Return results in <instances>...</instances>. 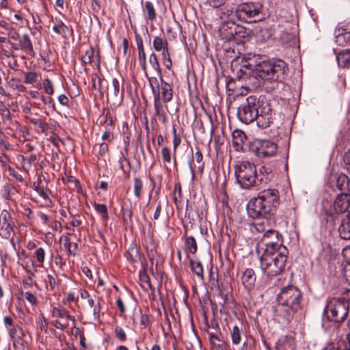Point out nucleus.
<instances>
[{"instance_id": "42", "label": "nucleus", "mask_w": 350, "mask_h": 350, "mask_svg": "<svg viewBox=\"0 0 350 350\" xmlns=\"http://www.w3.org/2000/svg\"><path fill=\"white\" fill-rule=\"evenodd\" d=\"M185 243L191 253L195 254L198 248L197 243L193 237L187 238Z\"/></svg>"}, {"instance_id": "29", "label": "nucleus", "mask_w": 350, "mask_h": 350, "mask_svg": "<svg viewBox=\"0 0 350 350\" xmlns=\"http://www.w3.org/2000/svg\"><path fill=\"white\" fill-rule=\"evenodd\" d=\"M8 84L12 89L20 92H24L26 90L25 86L22 83L21 79L18 78H12L9 81Z\"/></svg>"}, {"instance_id": "51", "label": "nucleus", "mask_w": 350, "mask_h": 350, "mask_svg": "<svg viewBox=\"0 0 350 350\" xmlns=\"http://www.w3.org/2000/svg\"><path fill=\"white\" fill-rule=\"evenodd\" d=\"M64 245L65 247L68 248V252L70 254H75V252L78 247L77 243L68 241Z\"/></svg>"}, {"instance_id": "2", "label": "nucleus", "mask_w": 350, "mask_h": 350, "mask_svg": "<svg viewBox=\"0 0 350 350\" xmlns=\"http://www.w3.org/2000/svg\"><path fill=\"white\" fill-rule=\"evenodd\" d=\"M252 72L250 76L260 78L265 83L282 82L286 73L287 66L284 61L280 59L262 60L250 64Z\"/></svg>"}, {"instance_id": "52", "label": "nucleus", "mask_w": 350, "mask_h": 350, "mask_svg": "<svg viewBox=\"0 0 350 350\" xmlns=\"http://www.w3.org/2000/svg\"><path fill=\"white\" fill-rule=\"evenodd\" d=\"M36 258L38 262L43 263L44 260L45 252L42 247H39L36 251Z\"/></svg>"}, {"instance_id": "19", "label": "nucleus", "mask_w": 350, "mask_h": 350, "mask_svg": "<svg viewBox=\"0 0 350 350\" xmlns=\"http://www.w3.org/2000/svg\"><path fill=\"white\" fill-rule=\"evenodd\" d=\"M232 143L234 148L237 151L242 150L243 144L247 139L245 133L240 130H235L232 133Z\"/></svg>"}, {"instance_id": "58", "label": "nucleus", "mask_w": 350, "mask_h": 350, "mask_svg": "<svg viewBox=\"0 0 350 350\" xmlns=\"http://www.w3.org/2000/svg\"><path fill=\"white\" fill-rule=\"evenodd\" d=\"M342 301H347L349 304L350 301V289H345L342 294V297L339 298Z\"/></svg>"}, {"instance_id": "25", "label": "nucleus", "mask_w": 350, "mask_h": 350, "mask_svg": "<svg viewBox=\"0 0 350 350\" xmlns=\"http://www.w3.org/2000/svg\"><path fill=\"white\" fill-rule=\"evenodd\" d=\"M336 59L340 67L347 68L350 66V49L340 51Z\"/></svg>"}, {"instance_id": "37", "label": "nucleus", "mask_w": 350, "mask_h": 350, "mask_svg": "<svg viewBox=\"0 0 350 350\" xmlns=\"http://www.w3.org/2000/svg\"><path fill=\"white\" fill-rule=\"evenodd\" d=\"M39 74L36 72L30 71L25 73V83L27 84H33L38 81Z\"/></svg>"}, {"instance_id": "4", "label": "nucleus", "mask_w": 350, "mask_h": 350, "mask_svg": "<svg viewBox=\"0 0 350 350\" xmlns=\"http://www.w3.org/2000/svg\"><path fill=\"white\" fill-rule=\"evenodd\" d=\"M279 204V192L276 189H267L259 192L256 198L250 200L247 206L250 217L255 219L266 217Z\"/></svg>"}, {"instance_id": "14", "label": "nucleus", "mask_w": 350, "mask_h": 350, "mask_svg": "<svg viewBox=\"0 0 350 350\" xmlns=\"http://www.w3.org/2000/svg\"><path fill=\"white\" fill-rule=\"evenodd\" d=\"M261 244L264 245L262 250L267 249V246L269 245H272L274 249L278 250L279 248V245L282 247H285L281 241V239L279 237V233L278 231L274 230H268L263 235L261 239Z\"/></svg>"}, {"instance_id": "34", "label": "nucleus", "mask_w": 350, "mask_h": 350, "mask_svg": "<svg viewBox=\"0 0 350 350\" xmlns=\"http://www.w3.org/2000/svg\"><path fill=\"white\" fill-rule=\"evenodd\" d=\"M133 187L134 195L137 198H140L143 189V183L139 178L135 177L134 178Z\"/></svg>"}, {"instance_id": "8", "label": "nucleus", "mask_w": 350, "mask_h": 350, "mask_svg": "<svg viewBox=\"0 0 350 350\" xmlns=\"http://www.w3.org/2000/svg\"><path fill=\"white\" fill-rule=\"evenodd\" d=\"M262 5L259 2H247L239 5L237 14L247 23L256 22L260 20Z\"/></svg>"}, {"instance_id": "22", "label": "nucleus", "mask_w": 350, "mask_h": 350, "mask_svg": "<svg viewBox=\"0 0 350 350\" xmlns=\"http://www.w3.org/2000/svg\"><path fill=\"white\" fill-rule=\"evenodd\" d=\"M275 349L276 350H294V340L291 337H282L276 342Z\"/></svg>"}, {"instance_id": "13", "label": "nucleus", "mask_w": 350, "mask_h": 350, "mask_svg": "<svg viewBox=\"0 0 350 350\" xmlns=\"http://www.w3.org/2000/svg\"><path fill=\"white\" fill-rule=\"evenodd\" d=\"M18 40L19 41L18 43L10 42L14 50H21L31 57L35 56L33 44L27 33H24Z\"/></svg>"}, {"instance_id": "36", "label": "nucleus", "mask_w": 350, "mask_h": 350, "mask_svg": "<svg viewBox=\"0 0 350 350\" xmlns=\"http://www.w3.org/2000/svg\"><path fill=\"white\" fill-rule=\"evenodd\" d=\"M53 30L55 33L62 35L63 37H66L69 31V29L62 22H60L59 24L53 27Z\"/></svg>"}, {"instance_id": "17", "label": "nucleus", "mask_w": 350, "mask_h": 350, "mask_svg": "<svg viewBox=\"0 0 350 350\" xmlns=\"http://www.w3.org/2000/svg\"><path fill=\"white\" fill-rule=\"evenodd\" d=\"M336 43L339 46H345L350 44V31L347 29L338 26L335 29Z\"/></svg>"}, {"instance_id": "16", "label": "nucleus", "mask_w": 350, "mask_h": 350, "mask_svg": "<svg viewBox=\"0 0 350 350\" xmlns=\"http://www.w3.org/2000/svg\"><path fill=\"white\" fill-rule=\"evenodd\" d=\"M154 107L155 109V114L158 116L159 120L163 124H165L167 118L165 109H167V107L164 106L162 104L160 93L155 94V96H154Z\"/></svg>"}, {"instance_id": "3", "label": "nucleus", "mask_w": 350, "mask_h": 350, "mask_svg": "<svg viewBox=\"0 0 350 350\" xmlns=\"http://www.w3.org/2000/svg\"><path fill=\"white\" fill-rule=\"evenodd\" d=\"M288 251L286 247L279 245L275 250L272 245L264 249L260 257V268L267 278L279 275L284 269Z\"/></svg>"}, {"instance_id": "41", "label": "nucleus", "mask_w": 350, "mask_h": 350, "mask_svg": "<svg viewBox=\"0 0 350 350\" xmlns=\"http://www.w3.org/2000/svg\"><path fill=\"white\" fill-rule=\"evenodd\" d=\"M232 341L234 344L238 345L241 342V331L238 326L233 327L231 332Z\"/></svg>"}, {"instance_id": "9", "label": "nucleus", "mask_w": 350, "mask_h": 350, "mask_svg": "<svg viewBox=\"0 0 350 350\" xmlns=\"http://www.w3.org/2000/svg\"><path fill=\"white\" fill-rule=\"evenodd\" d=\"M249 148L259 158L273 157L278 151L277 144L269 139H256L250 144Z\"/></svg>"}, {"instance_id": "35", "label": "nucleus", "mask_w": 350, "mask_h": 350, "mask_svg": "<svg viewBox=\"0 0 350 350\" xmlns=\"http://www.w3.org/2000/svg\"><path fill=\"white\" fill-rule=\"evenodd\" d=\"M94 207L95 210L101 215L103 220H107L109 217L107 208L105 204H94Z\"/></svg>"}, {"instance_id": "54", "label": "nucleus", "mask_w": 350, "mask_h": 350, "mask_svg": "<svg viewBox=\"0 0 350 350\" xmlns=\"http://www.w3.org/2000/svg\"><path fill=\"white\" fill-rule=\"evenodd\" d=\"M8 36L10 38L14 40H18L21 37L19 33L13 27V29H9V32H8Z\"/></svg>"}, {"instance_id": "26", "label": "nucleus", "mask_w": 350, "mask_h": 350, "mask_svg": "<svg viewBox=\"0 0 350 350\" xmlns=\"http://www.w3.org/2000/svg\"><path fill=\"white\" fill-rule=\"evenodd\" d=\"M220 31L221 34L226 33V38H230L237 33V26L234 23L226 22L221 26Z\"/></svg>"}, {"instance_id": "43", "label": "nucleus", "mask_w": 350, "mask_h": 350, "mask_svg": "<svg viewBox=\"0 0 350 350\" xmlns=\"http://www.w3.org/2000/svg\"><path fill=\"white\" fill-rule=\"evenodd\" d=\"M147 78L148 79L150 85L152 92L154 94V96H155V94L159 93V83L158 79L154 77H149L148 76Z\"/></svg>"}, {"instance_id": "45", "label": "nucleus", "mask_w": 350, "mask_h": 350, "mask_svg": "<svg viewBox=\"0 0 350 350\" xmlns=\"http://www.w3.org/2000/svg\"><path fill=\"white\" fill-rule=\"evenodd\" d=\"M37 159V157L34 154H31L29 158L26 159L25 157L22 156V163L23 167L25 170L27 171V165L28 167H30L31 163L35 162Z\"/></svg>"}, {"instance_id": "11", "label": "nucleus", "mask_w": 350, "mask_h": 350, "mask_svg": "<svg viewBox=\"0 0 350 350\" xmlns=\"http://www.w3.org/2000/svg\"><path fill=\"white\" fill-rule=\"evenodd\" d=\"M14 222L10 213L3 210L0 214V235L4 239H8L14 230Z\"/></svg>"}, {"instance_id": "59", "label": "nucleus", "mask_w": 350, "mask_h": 350, "mask_svg": "<svg viewBox=\"0 0 350 350\" xmlns=\"http://www.w3.org/2000/svg\"><path fill=\"white\" fill-rule=\"evenodd\" d=\"M180 138L176 135V131L174 129V139H173V146L174 150H176V148L180 144Z\"/></svg>"}, {"instance_id": "18", "label": "nucleus", "mask_w": 350, "mask_h": 350, "mask_svg": "<svg viewBox=\"0 0 350 350\" xmlns=\"http://www.w3.org/2000/svg\"><path fill=\"white\" fill-rule=\"evenodd\" d=\"M340 237L342 239L350 240V213L349 212L342 219L341 224L338 228Z\"/></svg>"}, {"instance_id": "7", "label": "nucleus", "mask_w": 350, "mask_h": 350, "mask_svg": "<svg viewBox=\"0 0 350 350\" xmlns=\"http://www.w3.org/2000/svg\"><path fill=\"white\" fill-rule=\"evenodd\" d=\"M349 305L340 299L331 298L327 300L325 312L329 321L342 322L347 317Z\"/></svg>"}, {"instance_id": "57", "label": "nucleus", "mask_w": 350, "mask_h": 350, "mask_svg": "<svg viewBox=\"0 0 350 350\" xmlns=\"http://www.w3.org/2000/svg\"><path fill=\"white\" fill-rule=\"evenodd\" d=\"M104 124L105 125L106 128L108 126H110L111 127L113 126V120L111 116H110L109 111L105 114V120L104 121Z\"/></svg>"}, {"instance_id": "63", "label": "nucleus", "mask_w": 350, "mask_h": 350, "mask_svg": "<svg viewBox=\"0 0 350 350\" xmlns=\"http://www.w3.org/2000/svg\"><path fill=\"white\" fill-rule=\"evenodd\" d=\"M111 133L109 129H106V131L102 135V139L111 142L112 140Z\"/></svg>"}, {"instance_id": "1", "label": "nucleus", "mask_w": 350, "mask_h": 350, "mask_svg": "<svg viewBox=\"0 0 350 350\" xmlns=\"http://www.w3.org/2000/svg\"><path fill=\"white\" fill-rule=\"evenodd\" d=\"M301 292L296 286L288 285L282 288L277 296L278 304L273 307L275 317L283 323L291 322L301 309Z\"/></svg>"}, {"instance_id": "30", "label": "nucleus", "mask_w": 350, "mask_h": 350, "mask_svg": "<svg viewBox=\"0 0 350 350\" xmlns=\"http://www.w3.org/2000/svg\"><path fill=\"white\" fill-rule=\"evenodd\" d=\"M149 63L157 75L161 77V68L157 55L154 53H152L149 56Z\"/></svg>"}, {"instance_id": "20", "label": "nucleus", "mask_w": 350, "mask_h": 350, "mask_svg": "<svg viewBox=\"0 0 350 350\" xmlns=\"http://www.w3.org/2000/svg\"><path fill=\"white\" fill-rule=\"evenodd\" d=\"M256 281L254 271L252 269H247L242 274L241 282L243 285L247 290L252 289Z\"/></svg>"}, {"instance_id": "6", "label": "nucleus", "mask_w": 350, "mask_h": 350, "mask_svg": "<svg viewBox=\"0 0 350 350\" xmlns=\"http://www.w3.org/2000/svg\"><path fill=\"white\" fill-rule=\"evenodd\" d=\"M260 106L259 99L256 96H250L239 107L238 118L246 124L254 122L258 118Z\"/></svg>"}, {"instance_id": "15", "label": "nucleus", "mask_w": 350, "mask_h": 350, "mask_svg": "<svg viewBox=\"0 0 350 350\" xmlns=\"http://www.w3.org/2000/svg\"><path fill=\"white\" fill-rule=\"evenodd\" d=\"M350 206V193H341L334 202V210L336 213H345Z\"/></svg>"}, {"instance_id": "24", "label": "nucleus", "mask_w": 350, "mask_h": 350, "mask_svg": "<svg viewBox=\"0 0 350 350\" xmlns=\"http://www.w3.org/2000/svg\"><path fill=\"white\" fill-rule=\"evenodd\" d=\"M336 187L342 193H348L350 191V180L344 174L338 175L336 179Z\"/></svg>"}, {"instance_id": "12", "label": "nucleus", "mask_w": 350, "mask_h": 350, "mask_svg": "<svg viewBox=\"0 0 350 350\" xmlns=\"http://www.w3.org/2000/svg\"><path fill=\"white\" fill-rule=\"evenodd\" d=\"M258 118L255 119L258 127L262 129L267 128L273 122L272 109L270 104L266 103L260 106Z\"/></svg>"}, {"instance_id": "28", "label": "nucleus", "mask_w": 350, "mask_h": 350, "mask_svg": "<svg viewBox=\"0 0 350 350\" xmlns=\"http://www.w3.org/2000/svg\"><path fill=\"white\" fill-rule=\"evenodd\" d=\"M190 265L191 271L193 273H194L196 275H198L200 278L203 279L204 278V271L202 265L200 262L195 261L193 260H190Z\"/></svg>"}, {"instance_id": "48", "label": "nucleus", "mask_w": 350, "mask_h": 350, "mask_svg": "<svg viewBox=\"0 0 350 350\" xmlns=\"http://www.w3.org/2000/svg\"><path fill=\"white\" fill-rule=\"evenodd\" d=\"M67 310L64 308L54 307L52 310V315L55 317L64 318L66 315Z\"/></svg>"}, {"instance_id": "5", "label": "nucleus", "mask_w": 350, "mask_h": 350, "mask_svg": "<svg viewBox=\"0 0 350 350\" xmlns=\"http://www.w3.org/2000/svg\"><path fill=\"white\" fill-rule=\"evenodd\" d=\"M265 167L260 168V174H257L255 165L249 161H242L235 166L234 174L237 183L243 189H247L261 183L263 180V172Z\"/></svg>"}, {"instance_id": "61", "label": "nucleus", "mask_w": 350, "mask_h": 350, "mask_svg": "<svg viewBox=\"0 0 350 350\" xmlns=\"http://www.w3.org/2000/svg\"><path fill=\"white\" fill-rule=\"evenodd\" d=\"M58 101L62 105L68 107L69 100L68 97L64 94H61L58 96Z\"/></svg>"}, {"instance_id": "10", "label": "nucleus", "mask_w": 350, "mask_h": 350, "mask_svg": "<svg viewBox=\"0 0 350 350\" xmlns=\"http://www.w3.org/2000/svg\"><path fill=\"white\" fill-rule=\"evenodd\" d=\"M108 100L113 105H120L124 98V87L121 81L117 78H113L111 84L108 87L107 93Z\"/></svg>"}, {"instance_id": "33", "label": "nucleus", "mask_w": 350, "mask_h": 350, "mask_svg": "<svg viewBox=\"0 0 350 350\" xmlns=\"http://www.w3.org/2000/svg\"><path fill=\"white\" fill-rule=\"evenodd\" d=\"M28 119L29 120V122L32 124H33L35 126H38L42 133H46V131H47L48 127H49V125L46 122H44L42 119H38V118H28Z\"/></svg>"}, {"instance_id": "62", "label": "nucleus", "mask_w": 350, "mask_h": 350, "mask_svg": "<svg viewBox=\"0 0 350 350\" xmlns=\"http://www.w3.org/2000/svg\"><path fill=\"white\" fill-rule=\"evenodd\" d=\"M53 325L57 329H61V330L65 329L68 326V323H62L59 321H57V320L54 321Z\"/></svg>"}, {"instance_id": "49", "label": "nucleus", "mask_w": 350, "mask_h": 350, "mask_svg": "<svg viewBox=\"0 0 350 350\" xmlns=\"http://www.w3.org/2000/svg\"><path fill=\"white\" fill-rule=\"evenodd\" d=\"M115 336L122 342L126 340V335L123 329L117 326L114 330Z\"/></svg>"}, {"instance_id": "47", "label": "nucleus", "mask_w": 350, "mask_h": 350, "mask_svg": "<svg viewBox=\"0 0 350 350\" xmlns=\"http://www.w3.org/2000/svg\"><path fill=\"white\" fill-rule=\"evenodd\" d=\"M161 153L163 163H170L171 161V151L169 148L163 147L161 149Z\"/></svg>"}, {"instance_id": "53", "label": "nucleus", "mask_w": 350, "mask_h": 350, "mask_svg": "<svg viewBox=\"0 0 350 350\" xmlns=\"http://www.w3.org/2000/svg\"><path fill=\"white\" fill-rule=\"evenodd\" d=\"M26 299L32 305H36L37 303L36 297L30 292H26L25 294Z\"/></svg>"}, {"instance_id": "56", "label": "nucleus", "mask_w": 350, "mask_h": 350, "mask_svg": "<svg viewBox=\"0 0 350 350\" xmlns=\"http://www.w3.org/2000/svg\"><path fill=\"white\" fill-rule=\"evenodd\" d=\"M217 350H226V342L219 338V340H215V345H213Z\"/></svg>"}, {"instance_id": "64", "label": "nucleus", "mask_w": 350, "mask_h": 350, "mask_svg": "<svg viewBox=\"0 0 350 350\" xmlns=\"http://www.w3.org/2000/svg\"><path fill=\"white\" fill-rule=\"evenodd\" d=\"M100 312V303L98 302L96 306H94L93 309V314L94 316L95 319H98Z\"/></svg>"}, {"instance_id": "21", "label": "nucleus", "mask_w": 350, "mask_h": 350, "mask_svg": "<svg viewBox=\"0 0 350 350\" xmlns=\"http://www.w3.org/2000/svg\"><path fill=\"white\" fill-rule=\"evenodd\" d=\"M9 334L12 340H13L14 345L23 346V337L25 334L22 328L18 325H13V327L10 329Z\"/></svg>"}, {"instance_id": "23", "label": "nucleus", "mask_w": 350, "mask_h": 350, "mask_svg": "<svg viewBox=\"0 0 350 350\" xmlns=\"http://www.w3.org/2000/svg\"><path fill=\"white\" fill-rule=\"evenodd\" d=\"M161 98L165 103L170 102L173 97V91L171 85L165 82L161 78Z\"/></svg>"}, {"instance_id": "60", "label": "nucleus", "mask_w": 350, "mask_h": 350, "mask_svg": "<svg viewBox=\"0 0 350 350\" xmlns=\"http://www.w3.org/2000/svg\"><path fill=\"white\" fill-rule=\"evenodd\" d=\"M344 163L346 169L350 172V149L346 152L344 157Z\"/></svg>"}, {"instance_id": "50", "label": "nucleus", "mask_w": 350, "mask_h": 350, "mask_svg": "<svg viewBox=\"0 0 350 350\" xmlns=\"http://www.w3.org/2000/svg\"><path fill=\"white\" fill-rule=\"evenodd\" d=\"M49 189L46 187H42L41 189H38V193L46 201L51 203V200L49 196Z\"/></svg>"}, {"instance_id": "32", "label": "nucleus", "mask_w": 350, "mask_h": 350, "mask_svg": "<svg viewBox=\"0 0 350 350\" xmlns=\"http://www.w3.org/2000/svg\"><path fill=\"white\" fill-rule=\"evenodd\" d=\"M145 10L147 12L148 19L154 21L156 19L157 14L153 4L150 1H146L145 3Z\"/></svg>"}, {"instance_id": "27", "label": "nucleus", "mask_w": 350, "mask_h": 350, "mask_svg": "<svg viewBox=\"0 0 350 350\" xmlns=\"http://www.w3.org/2000/svg\"><path fill=\"white\" fill-rule=\"evenodd\" d=\"M126 258L131 262H137L140 260L141 255L138 249L133 246L129 248L126 252Z\"/></svg>"}, {"instance_id": "46", "label": "nucleus", "mask_w": 350, "mask_h": 350, "mask_svg": "<svg viewBox=\"0 0 350 350\" xmlns=\"http://www.w3.org/2000/svg\"><path fill=\"white\" fill-rule=\"evenodd\" d=\"M43 88L45 92L48 94H53L54 93V88L52 82L49 79H45L42 83Z\"/></svg>"}, {"instance_id": "31", "label": "nucleus", "mask_w": 350, "mask_h": 350, "mask_svg": "<svg viewBox=\"0 0 350 350\" xmlns=\"http://www.w3.org/2000/svg\"><path fill=\"white\" fill-rule=\"evenodd\" d=\"M153 47L155 51H161L167 48V42L160 37H155L153 40Z\"/></svg>"}, {"instance_id": "40", "label": "nucleus", "mask_w": 350, "mask_h": 350, "mask_svg": "<svg viewBox=\"0 0 350 350\" xmlns=\"http://www.w3.org/2000/svg\"><path fill=\"white\" fill-rule=\"evenodd\" d=\"M138 57L139 64L144 72L145 76L148 77L147 69L146 65V54L144 52V49L138 50Z\"/></svg>"}, {"instance_id": "44", "label": "nucleus", "mask_w": 350, "mask_h": 350, "mask_svg": "<svg viewBox=\"0 0 350 350\" xmlns=\"http://www.w3.org/2000/svg\"><path fill=\"white\" fill-rule=\"evenodd\" d=\"M92 87L98 90L100 92H102L103 90V79H100L98 75H95L92 77Z\"/></svg>"}, {"instance_id": "39", "label": "nucleus", "mask_w": 350, "mask_h": 350, "mask_svg": "<svg viewBox=\"0 0 350 350\" xmlns=\"http://www.w3.org/2000/svg\"><path fill=\"white\" fill-rule=\"evenodd\" d=\"M47 284L50 286V289L53 291L56 286H57L60 282V280L55 275L49 274L47 275V280H46Z\"/></svg>"}, {"instance_id": "38", "label": "nucleus", "mask_w": 350, "mask_h": 350, "mask_svg": "<svg viewBox=\"0 0 350 350\" xmlns=\"http://www.w3.org/2000/svg\"><path fill=\"white\" fill-rule=\"evenodd\" d=\"M94 51L92 48H90L85 53L81 55V60L83 66L92 62V58L94 55Z\"/></svg>"}, {"instance_id": "55", "label": "nucleus", "mask_w": 350, "mask_h": 350, "mask_svg": "<svg viewBox=\"0 0 350 350\" xmlns=\"http://www.w3.org/2000/svg\"><path fill=\"white\" fill-rule=\"evenodd\" d=\"M1 115L3 118V120H11V113H10V110L6 108V107H3V109H1Z\"/></svg>"}]
</instances>
